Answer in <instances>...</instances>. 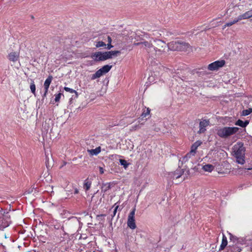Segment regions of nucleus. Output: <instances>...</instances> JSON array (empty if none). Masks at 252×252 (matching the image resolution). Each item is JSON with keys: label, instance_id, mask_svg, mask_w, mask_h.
<instances>
[{"label": "nucleus", "instance_id": "obj_1", "mask_svg": "<svg viewBox=\"0 0 252 252\" xmlns=\"http://www.w3.org/2000/svg\"><path fill=\"white\" fill-rule=\"evenodd\" d=\"M233 156L235 158L236 162L240 164H244L245 162V148L242 142L235 144L232 149Z\"/></svg>", "mask_w": 252, "mask_h": 252}, {"label": "nucleus", "instance_id": "obj_2", "mask_svg": "<svg viewBox=\"0 0 252 252\" xmlns=\"http://www.w3.org/2000/svg\"><path fill=\"white\" fill-rule=\"evenodd\" d=\"M120 53L119 51H111L104 52H97L92 54L91 58L94 61L99 62L105 61L117 56Z\"/></svg>", "mask_w": 252, "mask_h": 252}, {"label": "nucleus", "instance_id": "obj_3", "mask_svg": "<svg viewBox=\"0 0 252 252\" xmlns=\"http://www.w3.org/2000/svg\"><path fill=\"white\" fill-rule=\"evenodd\" d=\"M238 130L237 127L224 126L218 128L217 133L220 137L226 138L237 133Z\"/></svg>", "mask_w": 252, "mask_h": 252}, {"label": "nucleus", "instance_id": "obj_4", "mask_svg": "<svg viewBox=\"0 0 252 252\" xmlns=\"http://www.w3.org/2000/svg\"><path fill=\"white\" fill-rule=\"evenodd\" d=\"M156 46L154 47V54L160 55L166 53L168 51V45L160 40L155 41Z\"/></svg>", "mask_w": 252, "mask_h": 252}, {"label": "nucleus", "instance_id": "obj_5", "mask_svg": "<svg viewBox=\"0 0 252 252\" xmlns=\"http://www.w3.org/2000/svg\"><path fill=\"white\" fill-rule=\"evenodd\" d=\"M9 225L8 216L3 210L0 211V230H3Z\"/></svg>", "mask_w": 252, "mask_h": 252}, {"label": "nucleus", "instance_id": "obj_6", "mask_svg": "<svg viewBox=\"0 0 252 252\" xmlns=\"http://www.w3.org/2000/svg\"><path fill=\"white\" fill-rule=\"evenodd\" d=\"M112 68L111 65H105L102 67L101 68L98 69L94 74L92 76V79L94 80L96 78H98L102 76L103 74L108 72L111 68Z\"/></svg>", "mask_w": 252, "mask_h": 252}, {"label": "nucleus", "instance_id": "obj_7", "mask_svg": "<svg viewBox=\"0 0 252 252\" xmlns=\"http://www.w3.org/2000/svg\"><path fill=\"white\" fill-rule=\"evenodd\" d=\"M224 64L225 61L224 60L217 61L209 64L208 66V69L210 71L217 70L223 66Z\"/></svg>", "mask_w": 252, "mask_h": 252}, {"label": "nucleus", "instance_id": "obj_8", "mask_svg": "<svg viewBox=\"0 0 252 252\" xmlns=\"http://www.w3.org/2000/svg\"><path fill=\"white\" fill-rule=\"evenodd\" d=\"M135 212V208H134L129 213L127 222L128 226L132 229H134L136 228L134 219Z\"/></svg>", "mask_w": 252, "mask_h": 252}, {"label": "nucleus", "instance_id": "obj_9", "mask_svg": "<svg viewBox=\"0 0 252 252\" xmlns=\"http://www.w3.org/2000/svg\"><path fill=\"white\" fill-rule=\"evenodd\" d=\"M228 234L229 236L230 241L233 243L238 245H244L246 244V240L245 238L242 237H237L229 232Z\"/></svg>", "mask_w": 252, "mask_h": 252}, {"label": "nucleus", "instance_id": "obj_10", "mask_svg": "<svg viewBox=\"0 0 252 252\" xmlns=\"http://www.w3.org/2000/svg\"><path fill=\"white\" fill-rule=\"evenodd\" d=\"M135 44L137 45H141V47L146 50L148 52L154 54V47L150 42L148 41H144L140 43H135Z\"/></svg>", "mask_w": 252, "mask_h": 252}, {"label": "nucleus", "instance_id": "obj_11", "mask_svg": "<svg viewBox=\"0 0 252 252\" xmlns=\"http://www.w3.org/2000/svg\"><path fill=\"white\" fill-rule=\"evenodd\" d=\"M209 125V121L203 120L199 124V133H203L206 131V127Z\"/></svg>", "mask_w": 252, "mask_h": 252}, {"label": "nucleus", "instance_id": "obj_12", "mask_svg": "<svg viewBox=\"0 0 252 252\" xmlns=\"http://www.w3.org/2000/svg\"><path fill=\"white\" fill-rule=\"evenodd\" d=\"M201 144H202V142L200 141H197L196 142H195L191 146V150H190L189 153V156H191V155L194 156L196 153V150H197V148L199 146H200Z\"/></svg>", "mask_w": 252, "mask_h": 252}, {"label": "nucleus", "instance_id": "obj_13", "mask_svg": "<svg viewBox=\"0 0 252 252\" xmlns=\"http://www.w3.org/2000/svg\"><path fill=\"white\" fill-rule=\"evenodd\" d=\"M53 77L52 76H49L45 81L44 83V87L45 88V93L44 95L45 96L48 92L49 87L52 82Z\"/></svg>", "mask_w": 252, "mask_h": 252}, {"label": "nucleus", "instance_id": "obj_14", "mask_svg": "<svg viewBox=\"0 0 252 252\" xmlns=\"http://www.w3.org/2000/svg\"><path fill=\"white\" fill-rule=\"evenodd\" d=\"M180 41H172L168 44V49L171 50H179Z\"/></svg>", "mask_w": 252, "mask_h": 252}, {"label": "nucleus", "instance_id": "obj_15", "mask_svg": "<svg viewBox=\"0 0 252 252\" xmlns=\"http://www.w3.org/2000/svg\"><path fill=\"white\" fill-rule=\"evenodd\" d=\"M252 17V8L243 14L239 15V19H247Z\"/></svg>", "mask_w": 252, "mask_h": 252}, {"label": "nucleus", "instance_id": "obj_16", "mask_svg": "<svg viewBox=\"0 0 252 252\" xmlns=\"http://www.w3.org/2000/svg\"><path fill=\"white\" fill-rule=\"evenodd\" d=\"M184 171L182 169H179L172 173L173 178L177 179L182 176Z\"/></svg>", "mask_w": 252, "mask_h": 252}, {"label": "nucleus", "instance_id": "obj_17", "mask_svg": "<svg viewBox=\"0 0 252 252\" xmlns=\"http://www.w3.org/2000/svg\"><path fill=\"white\" fill-rule=\"evenodd\" d=\"M19 58V54L17 52H12L8 55V59L12 62L16 61Z\"/></svg>", "mask_w": 252, "mask_h": 252}, {"label": "nucleus", "instance_id": "obj_18", "mask_svg": "<svg viewBox=\"0 0 252 252\" xmlns=\"http://www.w3.org/2000/svg\"><path fill=\"white\" fill-rule=\"evenodd\" d=\"M202 168L205 172H211L214 169L215 167L212 164H207L203 165Z\"/></svg>", "mask_w": 252, "mask_h": 252}, {"label": "nucleus", "instance_id": "obj_19", "mask_svg": "<svg viewBox=\"0 0 252 252\" xmlns=\"http://www.w3.org/2000/svg\"><path fill=\"white\" fill-rule=\"evenodd\" d=\"M227 245V238L224 234H223L221 243L220 246V248L219 250L220 251L223 250L225 248V247Z\"/></svg>", "mask_w": 252, "mask_h": 252}, {"label": "nucleus", "instance_id": "obj_20", "mask_svg": "<svg viewBox=\"0 0 252 252\" xmlns=\"http://www.w3.org/2000/svg\"><path fill=\"white\" fill-rule=\"evenodd\" d=\"M241 20H242V19H239V16L237 18H235L232 21L228 22L225 25H224L223 27V29H224L225 28H226V27H230Z\"/></svg>", "mask_w": 252, "mask_h": 252}, {"label": "nucleus", "instance_id": "obj_21", "mask_svg": "<svg viewBox=\"0 0 252 252\" xmlns=\"http://www.w3.org/2000/svg\"><path fill=\"white\" fill-rule=\"evenodd\" d=\"M101 151L100 147H98L94 149L88 150V152L92 156L97 155Z\"/></svg>", "mask_w": 252, "mask_h": 252}, {"label": "nucleus", "instance_id": "obj_22", "mask_svg": "<svg viewBox=\"0 0 252 252\" xmlns=\"http://www.w3.org/2000/svg\"><path fill=\"white\" fill-rule=\"evenodd\" d=\"M189 48V45L186 42L180 41L179 50H187Z\"/></svg>", "mask_w": 252, "mask_h": 252}, {"label": "nucleus", "instance_id": "obj_23", "mask_svg": "<svg viewBox=\"0 0 252 252\" xmlns=\"http://www.w3.org/2000/svg\"><path fill=\"white\" fill-rule=\"evenodd\" d=\"M92 185V182L88 179H86L84 183V188L87 191L88 190Z\"/></svg>", "mask_w": 252, "mask_h": 252}, {"label": "nucleus", "instance_id": "obj_24", "mask_svg": "<svg viewBox=\"0 0 252 252\" xmlns=\"http://www.w3.org/2000/svg\"><path fill=\"white\" fill-rule=\"evenodd\" d=\"M110 184L107 183L105 184H103L101 187V191L103 192H105L110 189Z\"/></svg>", "mask_w": 252, "mask_h": 252}, {"label": "nucleus", "instance_id": "obj_25", "mask_svg": "<svg viewBox=\"0 0 252 252\" xmlns=\"http://www.w3.org/2000/svg\"><path fill=\"white\" fill-rule=\"evenodd\" d=\"M64 90L66 91V92H69L70 93H74L75 94V98H77L78 96V93L74 90L72 89H71L70 88H68V87H65L64 88Z\"/></svg>", "mask_w": 252, "mask_h": 252}, {"label": "nucleus", "instance_id": "obj_26", "mask_svg": "<svg viewBox=\"0 0 252 252\" xmlns=\"http://www.w3.org/2000/svg\"><path fill=\"white\" fill-rule=\"evenodd\" d=\"M119 161L121 163V164L123 166V167L126 169L127 168L128 166L129 165V163L124 159H120L119 160Z\"/></svg>", "mask_w": 252, "mask_h": 252}, {"label": "nucleus", "instance_id": "obj_27", "mask_svg": "<svg viewBox=\"0 0 252 252\" xmlns=\"http://www.w3.org/2000/svg\"><path fill=\"white\" fill-rule=\"evenodd\" d=\"M30 89H31V92H32V93L33 94H35L36 88H35V85L34 81L33 80L32 81V82L31 83Z\"/></svg>", "mask_w": 252, "mask_h": 252}, {"label": "nucleus", "instance_id": "obj_28", "mask_svg": "<svg viewBox=\"0 0 252 252\" xmlns=\"http://www.w3.org/2000/svg\"><path fill=\"white\" fill-rule=\"evenodd\" d=\"M252 112V109L250 108L247 110H244L242 111V115L243 116H247Z\"/></svg>", "mask_w": 252, "mask_h": 252}, {"label": "nucleus", "instance_id": "obj_29", "mask_svg": "<svg viewBox=\"0 0 252 252\" xmlns=\"http://www.w3.org/2000/svg\"><path fill=\"white\" fill-rule=\"evenodd\" d=\"M235 125L237 126H241L242 127H245V125H244V122L242 121L241 120H238L236 123Z\"/></svg>", "mask_w": 252, "mask_h": 252}, {"label": "nucleus", "instance_id": "obj_30", "mask_svg": "<svg viewBox=\"0 0 252 252\" xmlns=\"http://www.w3.org/2000/svg\"><path fill=\"white\" fill-rule=\"evenodd\" d=\"M106 44L103 41H98L96 43L95 46L97 48L104 47Z\"/></svg>", "mask_w": 252, "mask_h": 252}, {"label": "nucleus", "instance_id": "obj_31", "mask_svg": "<svg viewBox=\"0 0 252 252\" xmlns=\"http://www.w3.org/2000/svg\"><path fill=\"white\" fill-rule=\"evenodd\" d=\"M150 112V110L148 108L144 112L142 113L141 116L143 117H145L149 115Z\"/></svg>", "mask_w": 252, "mask_h": 252}, {"label": "nucleus", "instance_id": "obj_32", "mask_svg": "<svg viewBox=\"0 0 252 252\" xmlns=\"http://www.w3.org/2000/svg\"><path fill=\"white\" fill-rule=\"evenodd\" d=\"M62 95V94H61V93H59V94L55 95V101L59 102L60 101V99Z\"/></svg>", "mask_w": 252, "mask_h": 252}, {"label": "nucleus", "instance_id": "obj_33", "mask_svg": "<svg viewBox=\"0 0 252 252\" xmlns=\"http://www.w3.org/2000/svg\"><path fill=\"white\" fill-rule=\"evenodd\" d=\"M140 127V126L139 125H135V126H132L131 127V130H136V129L139 128Z\"/></svg>", "mask_w": 252, "mask_h": 252}, {"label": "nucleus", "instance_id": "obj_34", "mask_svg": "<svg viewBox=\"0 0 252 252\" xmlns=\"http://www.w3.org/2000/svg\"><path fill=\"white\" fill-rule=\"evenodd\" d=\"M234 252H241L242 251V249L239 247H236L234 248Z\"/></svg>", "mask_w": 252, "mask_h": 252}, {"label": "nucleus", "instance_id": "obj_35", "mask_svg": "<svg viewBox=\"0 0 252 252\" xmlns=\"http://www.w3.org/2000/svg\"><path fill=\"white\" fill-rule=\"evenodd\" d=\"M99 171L100 174H103L104 172V169L101 167H99Z\"/></svg>", "mask_w": 252, "mask_h": 252}, {"label": "nucleus", "instance_id": "obj_36", "mask_svg": "<svg viewBox=\"0 0 252 252\" xmlns=\"http://www.w3.org/2000/svg\"><path fill=\"white\" fill-rule=\"evenodd\" d=\"M113 46L111 45V43H108L107 44V48L108 49H111Z\"/></svg>", "mask_w": 252, "mask_h": 252}, {"label": "nucleus", "instance_id": "obj_37", "mask_svg": "<svg viewBox=\"0 0 252 252\" xmlns=\"http://www.w3.org/2000/svg\"><path fill=\"white\" fill-rule=\"evenodd\" d=\"M107 38H108V43H111V42H112V39H111V38L110 36H108Z\"/></svg>", "mask_w": 252, "mask_h": 252}, {"label": "nucleus", "instance_id": "obj_38", "mask_svg": "<svg viewBox=\"0 0 252 252\" xmlns=\"http://www.w3.org/2000/svg\"><path fill=\"white\" fill-rule=\"evenodd\" d=\"M118 208V206H116V207L115 208V210H114V215H115V214H116V213L117 212V210Z\"/></svg>", "mask_w": 252, "mask_h": 252}, {"label": "nucleus", "instance_id": "obj_39", "mask_svg": "<svg viewBox=\"0 0 252 252\" xmlns=\"http://www.w3.org/2000/svg\"><path fill=\"white\" fill-rule=\"evenodd\" d=\"M249 124V122L248 121H245V122H244V125H245V127H246Z\"/></svg>", "mask_w": 252, "mask_h": 252}, {"label": "nucleus", "instance_id": "obj_40", "mask_svg": "<svg viewBox=\"0 0 252 252\" xmlns=\"http://www.w3.org/2000/svg\"><path fill=\"white\" fill-rule=\"evenodd\" d=\"M75 193H78V190L77 189H76L75 191Z\"/></svg>", "mask_w": 252, "mask_h": 252}, {"label": "nucleus", "instance_id": "obj_41", "mask_svg": "<svg viewBox=\"0 0 252 252\" xmlns=\"http://www.w3.org/2000/svg\"><path fill=\"white\" fill-rule=\"evenodd\" d=\"M248 170H252V167H250L249 168L247 169Z\"/></svg>", "mask_w": 252, "mask_h": 252}, {"label": "nucleus", "instance_id": "obj_42", "mask_svg": "<svg viewBox=\"0 0 252 252\" xmlns=\"http://www.w3.org/2000/svg\"><path fill=\"white\" fill-rule=\"evenodd\" d=\"M185 180V178H182V179H181V181H183V180Z\"/></svg>", "mask_w": 252, "mask_h": 252}]
</instances>
